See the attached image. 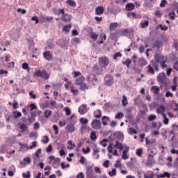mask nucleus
<instances>
[{
    "label": "nucleus",
    "instance_id": "f257e3e1",
    "mask_svg": "<svg viewBox=\"0 0 178 178\" xmlns=\"http://www.w3.org/2000/svg\"><path fill=\"white\" fill-rule=\"evenodd\" d=\"M35 76L44 79V80H48L50 77L49 74H48L45 70H42V71L40 70H37V72L35 73Z\"/></svg>",
    "mask_w": 178,
    "mask_h": 178
},
{
    "label": "nucleus",
    "instance_id": "f03ea898",
    "mask_svg": "<svg viewBox=\"0 0 178 178\" xmlns=\"http://www.w3.org/2000/svg\"><path fill=\"white\" fill-rule=\"evenodd\" d=\"M99 65L103 69H106L108 65H109V59L108 57H99Z\"/></svg>",
    "mask_w": 178,
    "mask_h": 178
},
{
    "label": "nucleus",
    "instance_id": "7ed1b4c3",
    "mask_svg": "<svg viewBox=\"0 0 178 178\" xmlns=\"http://www.w3.org/2000/svg\"><path fill=\"white\" fill-rule=\"evenodd\" d=\"M119 37H122V30H117L115 32L110 34V38L113 41H117Z\"/></svg>",
    "mask_w": 178,
    "mask_h": 178
},
{
    "label": "nucleus",
    "instance_id": "20e7f679",
    "mask_svg": "<svg viewBox=\"0 0 178 178\" xmlns=\"http://www.w3.org/2000/svg\"><path fill=\"white\" fill-rule=\"evenodd\" d=\"M151 41V39H149V38H146L144 40V44H145V47L143 45H140L139 47V52L140 54H143L144 53V51H145V48H148L149 42Z\"/></svg>",
    "mask_w": 178,
    "mask_h": 178
},
{
    "label": "nucleus",
    "instance_id": "39448f33",
    "mask_svg": "<svg viewBox=\"0 0 178 178\" xmlns=\"http://www.w3.org/2000/svg\"><path fill=\"white\" fill-rule=\"evenodd\" d=\"M107 12H108V13H112L114 16H116L118 13H120V12H122V9L120 8H118L115 10V8L108 7Z\"/></svg>",
    "mask_w": 178,
    "mask_h": 178
},
{
    "label": "nucleus",
    "instance_id": "423d86ee",
    "mask_svg": "<svg viewBox=\"0 0 178 178\" xmlns=\"http://www.w3.org/2000/svg\"><path fill=\"white\" fill-rule=\"evenodd\" d=\"M154 60L156 63H161L165 60V57L161 54H156L154 55Z\"/></svg>",
    "mask_w": 178,
    "mask_h": 178
},
{
    "label": "nucleus",
    "instance_id": "0eeeda50",
    "mask_svg": "<svg viewBox=\"0 0 178 178\" xmlns=\"http://www.w3.org/2000/svg\"><path fill=\"white\" fill-rule=\"evenodd\" d=\"M61 20L65 22V23H69L72 20V15L64 13V15L61 17Z\"/></svg>",
    "mask_w": 178,
    "mask_h": 178
},
{
    "label": "nucleus",
    "instance_id": "6e6552de",
    "mask_svg": "<svg viewBox=\"0 0 178 178\" xmlns=\"http://www.w3.org/2000/svg\"><path fill=\"white\" fill-rule=\"evenodd\" d=\"M86 177L92 178L94 176V171L92 170V166H88L86 168Z\"/></svg>",
    "mask_w": 178,
    "mask_h": 178
},
{
    "label": "nucleus",
    "instance_id": "1a4fd4ad",
    "mask_svg": "<svg viewBox=\"0 0 178 178\" xmlns=\"http://www.w3.org/2000/svg\"><path fill=\"white\" fill-rule=\"evenodd\" d=\"M113 84V76L109 75L105 78V86L111 87Z\"/></svg>",
    "mask_w": 178,
    "mask_h": 178
},
{
    "label": "nucleus",
    "instance_id": "9d476101",
    "mask_svg": "<svg viewBox=\"0 0 178 178\" xmlns=\"http://www.w3.org/2000/svg\"><path fill=\"white\" fill-rule=\"evenodd\" d=\"M166 77V75L165 74V72H161L157 76V81L159 84H163V81L165 80V78Z\"/></svg>",
    "mask_w": 178,
    "mask_h": 178
},
{
    "label": "nucleus",
    "instance_id": "9b49d317",
    "mask_svg": "<svg viewBox=\"0 0 178 178\" xmlns=\"http://www.w3.org/2000/svg\"><path fill=\"white\" fill-rule=\"evenodd\" d=\"M51 20H54V17H47L44 15H41L40 17V22L41 23H45V22H51Z\"/></svg>",
    "mask_w": 178,
    "mask_h": 178
},
{
    "label": "nucleus",
    "instance_id": "f8f14e48",
    "mask_svg": "<svg viewBox=\"0 0 178 178\" xmlns=\"http://www.w3.org/2000/svg\"><path fill=\"white\" fill-rule=\"evenodd\" d=\"M134 31H133V29H124L123 31H121V37H123L124 35H127V34H129V35H131V34H133Z\"/></svg>",
    "mask_w": 178,
    "mask_h": 178
},
{
    "label": "nucleus",
    "instance_id": "ddd939ff",
    "mask_svg": "<svg viewBox=\"0 0 178 178\" xmlns=\"http://www.w3.org/2000/svg\"><path fill=\"white\" fill-rule=\"evenodd\" d=\"M149 158L147 159L146 165L147 166H151V165H154L155 163V159H154V155L148 154Z\"/></svg>",
    "mask_w": 178,
    "mask_h": 178
},
{
    "label": "nucleus",
    "instance_id": "4468645a",
    "mask_svg": "<svg viewBox=\"0 0 178 178\" xmlns=\"http://www.w3.org/2000/svg\"><path fill=\"white\" fill-rule=\"evenodd\" d=\"M65 129L67 132L70 134L74 133V131H76V128L74 127V125L73 124H67Z\"/></svg>",
    "mask_w": 178,
    "mask_h": 178
},
{
    "label": "nucleus",
    "instance_id": "2eb2a0df",
    "mask_svg": "<svg viewBox=\"0 0 178 178\" xmlns=\"http://www.w3.org/2000/svg\"><path fill=\"white\" fill-rule=\"evenodd\" d=\"M53 12L54 15H56L57 16H59V15H65V8L62 9H58L56 8H53Z\"/></svg>",
    "mask_w": 178,
    "mask_h": 178
},
{
    "label": "nucleus",
    "instance_id": "dca6fc26",
    "mask_svg": "<svg viewBox=\"0 0 178 178\" xmlns=\"http://www.w3.org/2000/svg\"><path fill=\"white\" fill-rule=\"evenodd\" d=\"M114 137H115L117 140H123L124 135L121 131H116L114 133Z\"/></svg>",
    "mask_w": 178,
    "mask_h": 178
},
{
    "label": "nucleus",
    "instance_id": "f3484780",
    "mask_svg": "<svg viewBox=\"0 0 178 178\" xmlns=\"http://www.w3.org/2000/svg\"><path fill=\"white\" fill-rule=\"evenodd\" d=\"M92 71L96 73V74H101L102 73L103 70L102 68L98 67L97 65H94L92 67Z\"/></svg>",
    "mask_w": 178,
    "mask_h": 178
},
{
    "label": "nucleus",
    "instance_id": "a211bd4d",
    "mask_svg": "<svg viewBox=\"0 0 178 178\" xmlns=\"http://www.w3.org/2000/svg\"><path fill=\"white\" fill-rule=\"evenodd\" d=\"M161 47H162V40H156L153 44V48H156V49H160Z\"/></svg>",
    "mask_w": 178,
    "mask_h": 178
},
{
    "label": "nucleus",
    "instance_id": "6ab92c4d",
    "mask_svg": "<svg viewBox=\"0 0 178 178\" xmlns=\"http://www.w3.org/2000/svg\"><path fill=\"white\" fill-rule=\"evenodd\" d=\"M134 3H128L126 6H125V9L127 12H130L131 10H134Z\"/></svg>",
    "mask_w": 178,
    "mask_h": 178
},
{
    "label": "nucleus",
    "instance_id": "aec40b11",
    "mask_svg": "<svg viewBox=\"0 0 178 178\" xmlns=\"http://www.w3.org/2000/svg\"><path fill=\"white\" fill-rule=\"evenodd\" d=\"M104 11L105 10L104 9L103 6H98L96 8L95 10L96 15H102V13H104Z\"/></svg>",
    "mask_w": 178,
    "mask_h": 178
},
{
    "label": "nucleus",
    "instance_id": "412c9836",
    "mask_svg": "<svg viewBox=\"0 0 178 178\" xmlns=\"http://www.w3.org/2000/svg\"><path fill=\"white\" fill-rule=\"evenodd\" d=\"M43 56L44 59H47V60H51L52 58V54H51L49 51H44L43 53Z\"/></svg>",
    "mask_w": 178,
    "mask_h": 178
},
{
    "label": "nucleus",
    "instance_id": "4be33fe9",
    "mask_svg": "<svg viewBox=\"0 0 178 178\" xmlns=\"http://www.w3.org/2000/svg\"><path fill=\"white\" fill-rule=\"evenodd\" d=\"M114 148L117 149H120V151H123V145L120 143L119 141H115V145H114Z\"/></svg>",
    "mask_w": 178,
    "mask_h": 178
},
{
    "label": "nucleus",
    "instance_id": "5701e85b",
    "mask_svg": "<svg viewBox=\"0 0 178 178\" xmlns=\"http://www.w3.org/2000/svg\"><path fill=\"white\" fill-rule=\"evenodd\" d=\"M127 118L129 119V120H133V115H131V110L130 108L127 109Z\"/></svg>",
    "mask_w": 178,
    "mask_h": 178
},
{
    "label": "nucleus",
    "instance_id": "b1692460",
    "mask_svg": "<svg viewBox=\"0 0 178 178\" xmlns=\"http://www.w3.org/2000/svg\"><path fill=\"white\" fill-rule=\"evenodd\" d=\"M94 124L96 126V127H101V121L99 120H93L91 125L94 126Z\"/></svg>",
    "mask_w": 178,
    "mask_h": 178
},
{
    "label": "nucleus",
    "instance_id": "393cba45",
    "mask_svg": "<svg viewBox=\"0 0 178 178\" xmlns=\"http://www.w3.org/2000/svg\"><path fill=\"white\" fill-rule=\"evenodd\" d=\"M83 80H84V77L83 76L76 79L75 81L76 86H81V84H83Z\"/></svg>",
    "mask_w": 178,
    "mask_h": 178
},
{
    "label": "nucleus",
    "instance_id": "a878e982",
    "mask_svg": "<svg viewBox=\"0 0 178 178\" xmlns=\"http://www.w3.org/2000/svg\"><path fill=\"white\" fill-rule=\"evenodd\" d=\"M52 115V111L51 110H45L44 112V116L46 119L49 118V116Z\"/></svg>",
    "mask_w": 178,
    "mask_h": 178
},
{
    "label": "nucleus",
    "instance_id": "bb28decb",
    "mask_svg": "<svg viewBox=\"0 0 178 178\" xmlns=\"http://www.w3.org/2000/svg\"><path fill=\"white\" fill-rule=\"evenodd\" d=\"M118 26L119 24H118V22L111 23L109 26L110 31H112V30H115V29H116V27H118Z\"/></svg>",
    "mask_w": 178,
    "mask_h": 178
},
{
    "label": "nucleus",
    "instance_id": "cd10ccee",
    "mask_svg": "<svg viewBox=\"0 0 178 178\" xmlns=\"http://www.w3.org/2000/svg\"><path fill=\"white\" fill-rule=\"evenodd\" d=\"M152 91H153L154 94L158 95L159 94V88L156 86H152L151 88Z\"/></svg>",
    "mask_w": 178,
    "mask_h": 178
},
{
    "label": "nucleus",
    "instance_id": "c85d7f7f",
    "mask_svg": "<svg viewBox=\"0 0 178 178\" xmlns=\"http://www.w3.org/2000/svg\"><path fill=\"white\" fill-rule=\"evenodd\" d=\"M90 35L92 40H94V41H97V40L98 39V34L95 33L93 31H91L90 33Z\"/></svg>",
    "mask_w": 178,
    "mask_h": 178
},
{
    "label": "nucleus",
    "instance_id": "c756f323",
    "mask_svg": "<svg viewBox=\"0 0 178 178\" xmlns=\"http://www.w3.org/2000/svg\"><path fill=\"white\" fill-rule=\"evenodd\" d=\"M13 115L15 118V119H19V118H21L22 113L17 111H15L13 113Z\"/></svg>",
    "mask_w": 178,
    "mask_h": 178
},
{
    "label": "nucleus",
    "instance_id": "7c9ffc66",
    "mask_svg": "<svg viewBox=\"0 0 178 178\" xmlns=\"http://www.w3.org/2000/svg\"><path fill=\"white\" fill-rule=\"evenodd\" d=\"M67 3L70 5V6H72L73 8H76V3L74 0H67Z\"/></svg>",
    "mask_w": 178,
    "mask_h": 178
},
{
    "label": "nucleus",
    "instance_id": "2f4dec72",
    "mask_svg": "<svg viewBox=\"0 0 178 178\" xmlns=\"http://www.w3.org/2000/svg\"><path fill=\"white\" fill-rule=\"evenodd\" d=\"M79 90H81V91H84L85 90H88V86L87 85V83H81L80 85Z\"/></svg>",
    "mask_w": 178,
    "mask_h": 178
},
{
    "label": "nucleus",
    "instance_id": "473e14b6",
    "mask_svg": "<svg viewBox=\"0 0 178 178\" xmlns=\"http://www.w3.org/2000/svg\"><path fill=\"white\" fill-rule=\"evenodd\" d=\"M151 63H152V66H153V67H154L156 72H158V70H159V65H158V63H156L154 60H151Z\"/></svg>",
    "mask_w": 178,
    "mask_h": 178
},
{
    "label": "nucleus",
    "instance_id": "72a5a7b5",
    "mask_svg": "<svg viewBox=\"0 0 178 178\" xmlns=\"http://www.w3.org/2000/svg\"><path fill=\"white\" fill-rule=\"evenodd\" d=\"M128 102H127V97H126V95H124L122 97V104L123 106H126V105H127Z\"/></svg>",
    "mask_w": 178,
    "mask_h": 178
},
{
    "label": "nucleus",
    "instance_id": "f704fd0d",
    "mask_svg": "<svg viewBox=\"0 0 178 178\" xmlns=\"http://www.w3.org/2000/svg\"><path fill=\"white\" fill-rule=\"evenodd\" d=\"M149 25V22L148 21H145L140 23L141 29H145V27H148Z\"/></svg>",
    "mask_w": 178,
    "mask_h": 178
},
{
    "label": "nucleus",
    "instance_id": "c9c22d12",
    "mask_svg": "<svg viewBox=\"0 0 178 178\" xmlns=\"http://www.w3.org/2000/svg\"><path fill=\"white\" fill-rule=\"evenodd\" d=\"M70 29H72V24L65 25L63 26V31H70Z\"/></svg>",
    "mask_w": 178,
    "mask_h": 178
},
{
    "label": "nucleus",
    "instance_id": "e433bc0d",
    "mask_svg": "<svg viewBox=\"0 0 178 178\" xmlns=\"http://www.w3.org/2000/svg\"><path fill=\"white\" fill-rule=\"evenodd\" d=\"M20 130H22V133H24L26 130H27V126H26V124H21L19 126Z\"/></svg>",
    "mask_w": 178,
    "mask_h": 178
},
{
    "label": "nucleus",
    "instance_id": "4c0bfd02",
    "mask_svg": "<svg viewBox=\"0 0 178 178\" xmlns=\"http://www.w3.org/2000/svg\"><path fill=\"white\" fill-rule=\"evenodd\" d=\"M90 140H92V141H95V140H97V135L95 134V131L90 133Z\"/></svg>",
    "mask_w": 178,
    "mask_h": 178
},
{
    "label": "nucleus",
    "instance_id": "58836bf2",
    "mask_svg": "<svg viewBox=\"0 0 178 178\" xmlns=\"http://www.w3.org/2000/svg\"><path fill=\"white\" fill-rule=\"evenodd\" d=\"M22 67L24 69V70H30V67H29V63H24L22 65Z\"/></svg>",
    "mask_w": 178,
    "mask_h": 178
},
{
    "label": "nucleus",
    "instance_id": "ea45409f",
    "mask_svg": "<svg viewBox=\"0 0 178 178\" xmlns=\"http://www.w3.org/2000/svg\"><path fill=\"white\" fill-rule=\"evenodd\" d=\"M123 65H126L127 67H130V65L131 64V60L127 59L126 61L122 62Z\"/></svg>",
    "mask_w": 178,
    "mask_h": 178
},
{
    "label": "nucleus",
    "instance_id": "a19ab883",
    "mask_svg": "<svg viewBox=\"0 0 178 178\" xmlns=\"http://www.w3.org/2000/svg\"><path fill=\"white\" fill-rule=\"evenodd\" d=\"M148 68V72L149 73H151V74H155V70H154V68L151 66V65H149L147 66Z\"/></svg>",
    "mask_w": 178,
    "mask_h": 178
},
{
    "label": "nucleus",
    "instance_id": "79ce46f5",
    "mask_svg": "<svg viewBox=\"0 0 178 178\" xmlns=\"http://www.w3.org/2000/svg\"><path fill=\"white\" fill-rule=\"evenodd\" d=\"M108 175L111 177H113V176H116V169L115 168L112 169V172L109 171Z\"/></svg>",
    "mask_w": 178,
    "mask_h": 178
},
{
    "label": "nucleus",
    "instance_id": "37998d69",
    "mask_svg": "<svg viewBox=\"0 0 178 178\" xmlns=\"http://www.w3.org/2000/svg\"><path fill=\"white\" fill-rule=\"evenodd\" d=\"M64 109L65 111L66 116H70V115L72 114V111L70 110V108L69 107H65Z\"/></svg>",
    "mask_w": 178,
    "mask_h": 178
},
{
    "label": "nucleus",
    "instance_id": "c03bdc74",
    "mask_svg": "<svg viewBox=\"0 0 178 178\" xmlns=\"http://www.w3.org/2000/svg\"><path fill=\"white\" fill-rule=\"evenodd\" d=\"M108 141H109L108 139L104 138L103 139L102 141L99 142V144H101V145H102V147H106V143H108Z\"/></svg>",
    "mask_w": 178,
    "mask_h": 178
},
{
    "label": "nucleus",
    "instance_id": "a18cd8bd",
    "mask_svg": "<svg viewBox=\"0 0 178 178\" xmlns=\"http://www.w3.org/2000/svg\"><path fill=\"white\" fill-rule=\"evenodd\" d=\"M113 143H111V144L108 146V147H107L108 152L110 154H113Z\"/></svg>",
    "mask_w": 178,
    "mask_h": 178
},
{
    "label": "nucleus",
    "instance_id": "49530a36",
    "mask_svg": "<svg viewBox=\"0 0 178 178\" xmlns=\"http://www.w3.org/2000/svg\"><path fill=\"white\" fill-rule=\"evenodd\" d=\"M55 47V44H54L51 42H48L47 43V49H52Z\"/></svg>",
    "mask_w": 178,
    "mask_h": 178
},
{
    "label": "nucleus",
    "instance_id": "de8ad7c7",
    "mask_svg": "<svg viewBox=\"0 0 178 178\" xmlns=\"http://www.w3.org/2000/svg\"><path fill=\"white\" fill-rule=\"evenodd\" d=\"M29 137L31 138H37L38 137V134L37 132H31L30 134H29Z\"/></svg>",
    "mask_w": 178,
    "mask_h": 178
},
{
    "label": "nucleus",
    "instance_id": "09e8293b",
    "mask_svg": "<svg viewBox=\"0 0 178 178\" xmlns=\"http://www.w3.org/2000/svg\"><path fill=\"white\" fill-rule=\"evenodd\" d=\"M124 117V114L123 113H118L117 115L115 116V119H122Z\"/></svg>",
    "mask_w": 178,
    "mask_h": 178
},
{
    "label": "nucleus",
    "instance_id": "8fccbe9b",
    "mask_svg": "<svg viewBox=\"0 0 178 178\" xmlns=\"http://www.w3.org/2000/svg\"><path fill=\"white\" fill-rule=\"evenodd\" d=\"M118 58H122V53L117 52L113 55V59H115V60H116Z\"/></svg>",
    "mask_w": 178,
    "mask_h": 178
},
{
    "label": "nucleus",
    "instance_id": "3c124183",
    "mask_svg": "<svg viewBox=\"0 0 178 178\" xmlns=\"http://www.w3.org/2000/svg\"><path fill=\"white\" fill-rule=\"evenodd\" d=\"M105 119L108 121V120H109V117H106V116H103L102 117V124H104V126H107V124H108V122H105V121H104V120H105Z\"/></svg>",
    "mask_w": 178,
    "mask_h": 178
},
{
    "label": "nucleus",
    "instance_id": "603ef678",
    "mask_svg": "<svg viewBox=\"0 0 178 178\" xmlns=\"http://www.w3.org/2000/svg\"><path fill=\"white\" fill-rule=\"evenodd\" d=\"M32 22H35L36 24H38L40 23V19H38V16H33L31 17Z\"/></svg>",
    "mask_w": 178,
    "mask_h": 178
},
{
    "label": "nucleus",
    "instance_id": "864d4df0",
    "mask_svg": "<svg viewBox=\"0 0 178 178\" xmlns=\"http://www.w3.org/2000/svg\"><path fill=\"white\" fill-rule=\"evenodd\" d=\"M30 111H35V109H37V106L34 103H31L29 104Z\"/></svg>",
    "mask_w": 178,
    "mask_h": 178
},
{
    "label": "nucleus",
    "instance_id": "5fc2aeb1",
    "mask_svg": "<svg viewBox=\"0 0 178 178\" xmlns=\"http://www.w3.org/2000/svg\"><path fill=\"white\" fill-rule=\"evenodd\" d=\"M136 155H137V156H141L143 155V149L142 148H139V149H136Z\"/></svg>",
    "mask_w": 178,
    "mask_h": 178
},
{
    "label": "nucleus",
    "instance_id": "6e6d98bb",
    "mask_svg": "<svg viewBox=\"0 0 178 178\" xmlns=\"http://www.w3.org/2000/svg\"><path fill=\"white\" fill-rule=\"evenodd\" d=\"M80 122H81V124H87V123H88V120H87L84 118H80Z\"/></svg>",
    "mask_w": 178,
    "mask_h": 178
},
{
    "label": "nucleus",
    "instance_id": "4d7b16f0",
    "mask_svg": "<svg viewBox=\"0 0 178 178\" xmlns=\"http://www.w3.org/2000/svg\"><path fill=\"white\" fill-rule=\"evenodd\" d=\"M168 16L171 19V20H175V16H176V13L175 12H171L168 13Z\"/></svg>",
    "mask_w": 178,
    "mask_h": 178
},
{
    "label": "nucleus",
    "instance_id": "13d9d810",
    "mask_svg": "<svg viewBox=\"0 0 178 178\" xmlns=\"http://www.w3.org/2000/svg\"><path fill=\"white\" fill-rule=\"evenodd\" d=\"M13 105V109H17L19 107L17 106V105H19V103L17 102V101L14 100L13 103L12 104Z\"/></svg>",
    "mask_w": 178,
    "mask_h": 178
},
{
    "label": "nucleus",
    "instance_id": "bf43d9fd",
    "mask_svg": "<svg viewBox=\"0 0 178 178\" xmlns=\"http://www.w3.org/2000/svg\"><path fill=\"white\" fill-rule=\"evenodd\" d=\"M156 119V115H151L148 117V120L149 122H152Z\"/></svg>",
    "mask_w": 178,
    "mask_h": 178
},
{
    "label": "nucleus",
    "instance_id": "052dcab7",
    "mask_svg": "<svg viewBox=\"0 0 178 178\" xmlns=\"http://www.w3.org/2000/svg\"><path fill=\"white\" fill-rule=\"evenodd\" d=\"M22 177H24V178H30V177H31V175H30V171H27L26 174L23 173L22 174Z\"/></svg>",
    "mask_w": 178,
    "mask_h": 178
},
{
    "label": "nucleus",
    "instance_id": "680f3d73",
    "mask_svg": "<svg viewBox=\"0 0 178 178\" xmlns=\"http://www.w3.org/2000/svg\"><path fill=\"white\" fill-rule=\"evenodd\" d=\"M132 70H134V72H136V73H137L138 74H140V73H141V70L137 67H133Z\"/></svg>",
    "mask_w": 178,
    "mask_h": 178
},
{
    "label": "nucleus",
    "instance_id": "e2e57ef3",
    "mask_svg": "<svg viewBox=\"0 0 178 178\" xmlns=\"http://www.w3.org/2000/svg\"><path fill=\"white\" fill-rule=\"evenodd\" d=\"M122 159H124V160L129 159V156H127V153L126 151H123V152H122Z\"/></svg>",
    "mask_w": 178,
    "mask_h": 178
},
{
    "label": "nucleus",
    "instance_id": "0e129e2a",
    "mask_svg": "<svg viewBox=\"0 0 178 178\" xmlns=\"http://www.w3.org/2000/svg\"><path fill=\"white\" fill-rule=\"evenodd\" d=\"M165 5H168V1L162 0L160 3V8H165Z\"/></svg>",
    "mask_w": 178,
    "mask_h": 178
},
{
    "label": "nucleus",
    "instance_id": "69168bd1",
    "mask_svg": "<svg viewBox=\"0 0 178 178\" xmlns=\"http://www.w3.org/2000/svg\"><path fill=\"white\" fill-rule=\"evenodd\" d=\"M41 149H38L37 151L35 153V156H36V158H40V154H41Z\"/></svg>",
    "mask_w": 178,
    "mask_h": 178
},
{
    "label": "nucleus",
    "instance_id": "338daca9",
    "mask_svg": "<svg viewBox=\"0 0 178 178\" xmlns=\"http://www.w3.org/2000/svg\"><path fill=\"white\" fill-rule=\"evenodd\" d=\"M129 134H137V130L134 128H129Z\"/></svg>",
    "mask_w": 178,
    "mask_h": 178
},
{
    "label": "nucleus",
    "instance_id": "774afa93",
    "mask_svg": "<svg viewBox=\"0 0 178 178\" xmlns=\"http://www.w3.org/2000/svg\"><path fill=\"white\" fill-rule=\"evenodd\" d=\"M173 69H175V70H177V72H178V61H176L174 64H173Z\"/></svg>",
    "mask_w": 178,
    "mask_h": 178
}]
</instances>
